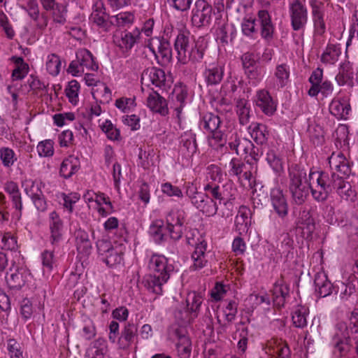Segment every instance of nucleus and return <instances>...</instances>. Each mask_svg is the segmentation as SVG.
<instances>
[{"instance_id": "obj_9", "label": "nucleus", "mask_w": 358, "mask_h": 358, "mask_svg": "<svg viewBox=\"0 0 358 358\" xmlns=\"http://www.w3.org/2000/svg\"><path fill=\"white\" fill-rule=\"evenodd\" d=\"M171 339L176 342V347L180 358H189L192 352V342L187 329L182 327L172 328L169 331Z\"/></svg>"}, {"instance_id": "obj_14", "label": "nucleus", "mask_w": 358, "mask_h": 358, "mask_svg": "<svg viewBox=\"0 0 358 358\" xmlns=\"http://www.w3.org/2000/svg\"><path fill=\"white\" fill-rule=\"evenodd\" d=\"M22 8L28 13L29 16L33 20L37 28L44 29L48 24V16L46 12L40 13L38 4L36 0H18Z\"/></svg>"}, {"instance_id": "obj_20", "label": "nucleus", "mask_w": 358, "mask_h": 358, "mask_svg": "<svg viewBox=\"0 0 358 358\" xmlns=\"http://www.w3.org/2000/svg\"><path fill=\"white\" fill-rule=\"evenodd\" d=\"M29 275L24 268H10L6 273V280L10 289H20L24 285Z\"/></svg>"}, {"instance_id": "obj_50", "label": "nucleus", "mask_w": 358, "mask_h": 358, "mask_svg": "<svg viewBox=\"0 0 358 358\" xmlns=\"http://www.w3.org/2000/svg\"><path fill=\"white\" fill-rule=\"evenodd\" d=\"M204 190L206 196L211 199H215L220 201L227 199V198L225 197L224 192L222 191L221 188L217 185L208 183L205 186Z\"/></svg>"}, {"instance_id": "obj_7", "label": "nucleus", "mask_w": 358, "mask_h": 358, "mask_svg": "<svg viewBox=\"0 0 358 358\" xmlns=\"http://www.w3.org/2000/svg\"><path fill=\"white\" fill-rule=\"evenodd\" d=\"M290 24L294 31L303 30L308 20L307 7L300 0H293L289 6Z\"/></svg>"}, {"instance_id": "obj_5", "label": "nucleus", "mask_w": 358, "mask_h": 358, "mask_svg": "<svg viewBox=\"0 0 358 358\" xmlns=\"http://www.w3.org/2000/svg\"><path fill=\"white\" fill-rule=\"evenodd\" d=\"M203 297L200 293L190 292L186 298V308L176 313V318L180 321L182 325L190 324L199 315Z\"/></svg>"}, {"instance_id": "obj_17", "label": "nucleus", "mask_w": 358, "mask_h": 358, "mask_svg": "<svg viewBox=\"0 0 358 358\" xmlns=\"http://www.w3.org/2000/svg\"><path fill=\"white\" fill-rule=\"evenodd\" d=\"M331 186L336 189L337 194L343 200L352 201L356 196L355 190L352 189L350 183L345 181L336 173L331 174Z\"/></svg>"}, {"instance_id": "obj_16", "label": "nucleus", "mask_w": 358, "mask_h": 358, "mask_svg": "<svg viewBox=\"0 0 358 358\" xmlns=\"http://www.w3.org/2000/svg\"><path fill=\"white\" fill-rule=\"evenodd\" d=\"M154 42L158 43L157 51L161 57V60L158 62L159 64L166 65L170 63L172 59V49L169 41L164 38H155L149 40L148 47L157 58L155 48L153 46Z\"/></svg>"}, {"instance_id": "obj_31", "label": "nucleus", "mask_w": 358, "mask_h": 358, "mask_svg": "<svg viewBox=\"0 0 358 358\" xmlns=\"http://www.w3.org/2000/svg\"><path fill=\"white\" fill-rule=\"evenodd\" d=\"M351 107L348 100L333 99L329 105L331 114L338 119H346L350 111Z\"/></svg>"}, {"instance_id": "obj_47", "label": "nucleus", "mask_w": 358, "mask_h": 358, "mask_svg": "<svg viewBox=\"0 0 358 358\" xmlns=\"http://www.w3.org/2000/svg\"><path fill=\"white\" fill-rule=\"evenodd\" d=\"M266 159L275 172L280 173L283 171L282 159L276 150H269L266 153Z\"/></svg>"}, {"instance_id": "obj_34", "label": "nucleus", "mask_w": 358, "mask_h": 358, "mask_svg": "<svg viewBox=\"0 0 358 358\" xmlns=\"http://www.w3.org/2000/svg\"><path fill=\"white\" fill-rule=\"evenodd\" d=\"M248 129L256 143L263 145L267 142L269 134L265 124L252 122L250 124Z\"/></svg>"}, {"instance_id": "obj_21", "label": "nucleus", "mask_w": 358, "mask_h": 358, "mask_svg": "<svg viewBox=\"0 0 358 358\" xmlns=\"http://www.w3.org/2000/svg\"><path fill=\"white\" fill-rule=\"evenodd\" d=\"M137 333L138 327L136 324L130 322L125 324L117 341L119 348L121 350L129 349L134 341L137 339Z\"/></svg>"}, {"instance_id": "obj_62", "label": "nucleus", "mask_w": 358, "mask_h": 358, "mask_svg": "<svg viewBox=\"0 0 358 358\" xmlns=\"http://www.w3.org/2000/svg\"><path fill=\"white\" fill-rule=\"evenodd\" d=\"M6 192L9 194L13 201H20V194L17 183L8 182L5 187Z\"/></svg>"}, {"instance_id": "obj_44", "label": "nucleus", "mask_w": 358, "mask_h": 358, "mask_svg": "<svg viewBox=\"0 0 358 358\" xmlns=\"http://www.w3.org/2000/svg\"><path fill=\"white\" fill-rule=\"evenodd\" d=\"M309 313V308L305 306H298L292 313V320L296 328L303 329L307 326L306 317Z\"/></svg>"}, {"instance_id": "obj_60", "label": "nucleus", "mask_w": 358, "mask_h": 358, "mask_svg": "<svg viewBox=\"0 0 358 358\" xmlns=\"http://www.w3.org/2000/svg\"><path fill=\"white\" fill-rule=\"evenodd\" d=\"M193 2V0H167V3L174 9L185 12L187 11Z\"/></svg>"}, {"instance_id": "obj_56", "label": "nucleus", "mask_w": 358, "mask_h": 358, "mask_svg": "<svg viewBox=\"0 0 358 358\" xmlns=\"http://www.w3.org/2000/svg\"><path fill=\"white\" fill-rule=\"evenodd\" d=\"M54 142L52 140H45L38 143L37 150L41 157H51L54 154Z\"/></svg>"}, {"instance_id": "obj_38", "label": "nucleus", "mask_w": 358, "mask_h": 358, "mask_svg": "<svg viewBox=\"0 0 358 358\" xmlns=\"http://www.w3.org/2000/svg\"><path fill=\"white\" fill-rule=\"evenodd\" d=\"M230 170L229 171L230 176H235L241 179V175L243 173V177L245 180H248L250 184V180L252 177L250 171L245 170V164L238 158H233L230 161Z\"/></svg>"}, {"instance_id": "obj_15", "label": "nucleus", "mask_w": 358, "mask_h": 358, "mask_svg": "<svg viewBox=\"0 0 358 358\" xmlns=\"http://www.w3.org/2000/svg\"><path fill=\"white\" fill-rule=\"evenodd\" d=\"M141 36L140 29H134L131 31H122L120 36H116L114 43L122 53L128 54L134 45L138 41Z\"/></svg>"}, {"instance_id": "obj_48", "label": "nucleus", "mask_w": 358, "mask_h": 358, "mask_svg": "<svg viewBox=\"0 0 358 358\" xmlns=\"http://www.w3.org/2000/svg\"><path fill=\"white\" fill-rule=\"evenodd\" d=\"M334 90V86L332 83L329 80H324L315 87H310L309 89L308 94L310 96H317L319 92H321L324 96H328L331 94Z\"/></svg>"}, {"instance_id": "obj_8", "label": "nucleus", "mask_w": 358, "mask_h": 358, "mask_svg": "<svg viewBox=\"0 0 358 358\" xmlns=\"http://www.w3.org/2000/svg\"><path fill=\"white\" fill-rule=\"evenodd\" d=\"M148 268L152 275L160 277L162 281L167 282L174 271V266L164 255H153L148 263Z\"/></svg>"}, {"instance_id": "obj_46", "label": "nucleus", "mask_w": 358, "mask_h": 358, "mask_svg": "<svg viewBox=\"0 0 358 358\" xmlns=\"http://www.w3.org/2000/svg\"><path fill=\"white\" fill-rule=\"evenodd\" d=\"M289 175L290 178L289 185L301 186L302 180L306 178V171L299 164H293L289 169Z\"/></svg>"}, {"instance_id": "obj_23", "label": "nucleus", "mask_w": 358, "mask_h": 358, "mask_svg": "<svg viewBox=\"0 0 358 358\" xmlns=\"http://www.w3.org/2000/svg\"><path fill=\"white\" fill-rule=\"evenodd\" d=\"M147 106L153 112L165 116L169 114L166 100L158 92L153 91L147 99Z\"/></svg>"}, {"instance_id": "obj_27", "label": "nucleus", "mask_w": 358, "mask_h": 358, "mask_svg": "<svg viewBox=\"0 0 358 358\" xmlns=\"http://www.w3.org/2000/svg\"><path fill=\"white\" fill-rule=\"evenodd\" d=\"M90 18L99 27L107 29L109 27V15L106 12L102 1L97 0L94 3Z\"/></svg>"}, {"instance_id": "obj_30", "label": "nucleus", "mask_w": 358, "mask_h": 358, "mask_svg": "<svg viewBox=\"0 0 358 358\" xmlns=\"http://www.w3.org/2000/svg\"><path fill=\"white\" fill-rule=\"evenodd\" d=\"M207 243L204 240L199 241V243H195V249L192 255V258L194 261L192 268L194 270H198L203 268L206 263V251Z\"/></svg>"}, {"instance_id": "obj_28", "label": "nucleus", "mask_w": 358, "mask_h": 358, "mask_svg": "<svg viewBox=\"0 0 358 358\" xmlns=\"http://www.w3.org/2000/svg\"><path fill=\"white\" fill-rule=\"evenodd\" d=\"M76 59H78L82 72L85 70L96 71L99 69L98 63L95 61L91 52L85 48L80 49L76 52Z\"/></svg>"}, {"instance_id": "obj_22", "label": "nucleus", "mask_w": 358, "mask_h": 358, "mask_svg": "<svg viewBox=\"0 0 358 358\" xmlns=\"http://www.w3.org/2000/svg\"><path fill=\"white\" fill-rule=\"evenodd\" d=\"M296 224L297 229L301 231L302 236L304 238H312L315 229V223L310 211L303 210L301 212Z\"/></svg>"}, {"instance_id": "obj_33", "label": "nucleus", "mask_w": 358, "mask_h": 358, "mask_svg": "<svg viewBox=\"0 0 358 358\" xmlns=\"http://www.w3.org/2000/svg\"><path fill=\"white\" fill-rule=\"evenodd\" d=\"M161 280L160 277L148 274L143 278L141 283L149 292L160 295L163 292L164 285L167 282Z\"/></svg>"}, {"instance_id": "obj_61", "label": "nucleus", "mask_w": 358, "mask_h": 358, "mask_svg": "<svg viewBox=\"0 0 358 358\" xmlns=\"http://www.w3.org/2000/svg\"><path fill=\"white\" fill-rule=\"evenodd\" d=\"M0 26L8 38L12 39L14 37L15 31L9 23L7 16L3 12L0 13Z\"/></svg>"}, {"instance_id": "obj_41", "label": "nucleus", "mask_w": 358, "mask_h": 358, "mask_svg": "<svg viewBox=\"0 0 358 358\" xmlns=\"http://www.w3.org/2000/svg\"><path fill=\"white\" fill-rule=\"evenodd\" d=\"M274 76L276 80V83L273 84V87L277 90L284 87L289 80V66L286 64L278 65L274 72Z\"/></svg>"}, {"instance_id": "obj_59", "label": "nucleus", "mask_w": 358, "mask_h": 358, "mask_svg": "<svg viewBox=\"0 0 358 358\" xmlns=\"http://www.w3.org/2000/svg\"><path fill=\"white\" fill-rule=\"evenodd\" d=\"M2 248L8 250H14L17 248V239L10 233H5L1 237Z\"/></svg>"}, {"instance_id": "obj_64", "label": "nucleus", "mask_w": 358, "mask_h": 358, "mask_svg": "<svg viewBox=\"0 0 358 358\" xmlns=\"http://www.w3.org/2000/svg\"><path fill=\"white\" fill-rule=\"evenodd\" d=\"M226 292V286L221 282H217L211 290L210 296L215 301H218L222 299Z\"/></svg>"}, {"instance_id": "obj_19", "label": "nucleus", "mask_w": 358, "mask_h": 358, "mask_svg": "<svg viewBox=\"0 0 358 358\" xmlns=\"http://www.w3.org/2000/svg\"><path fill=\"white\" fill-rule=\"evenodd\" d=\"M255 102L262 113L268 116L273 115L276 111L277 103L266 90H260L257 92Z\"/></svg>"}, {"instance_id": "obj_36", "label": "nucleus", "mask_w": 358, "mask_h": 358, "mask_svg": "<svg viewBox=\"0 0 358 358\" xmlns=\"http://www.w3.org/2000/svg\"><path fill=\"white\" fill-rule=\"evenodd\" d=\"M180 149L188 156H192L197 151L196 134L191 131L185 132L180 137Z\"/></svg>"}, {"instance_id": "obj_53", "label": "nucleus", "mask_w": 358, "mask_h": 358, "mask_svg": "<svg viewBox=\"0 0 358 358\" xmlns=\"http://www.w3.org/2000/svg\"><path fill=\"white\" fill-rule=\"evenodd\" d=\"M50 10H52L54 22L59 24H64L66 22V10L64 6L57 3Z\"/></svg>"}, {"instance_id": "obj_1", "label": "nucleus", "mask_w": 358, "mask_h": 358, "mask_svg": "<svg viewBox=\"0 0 358 358\" xmlns=\"http://www.w3.org/2000/svg\"><path fill=\"white\" fill-rule=\"evenodd\" d=\"M241 31L247 37L255 38L259 31L260 36L266 43H270L274 38L275 26L271 16L266 10H259L257 18L245 17L241 24Z\"/></svg>"}, {"instance_id": "obj_25", "label": "nucleus", "mask_w": 358, "mask_h": 358, "mask_svg": "<svg viewBox=\"0 0 358 358\" xmlns=\"http://www.w3.org/2000/svg\"><path fill=\"white\" fill-rule=\"evenodd\" d=\"M49 226L51 244L57 245L62 238L63 222L55 211L52 212L50 215Z\"/></svg>"}, {"instance_id": "obj_51", "label": "nucleus", "mask_w": 358, "mask_h": 358, "mask_svg": "<svg viewBox=\"0 0 358 358\" xmlns=\"http://www.w3.org/2000/svg\"><path fill=\"white\" fill-rule=\"evenodd\" d=\"M289 190L294 200L299 201H305L309 194L308 187L303 185H289Z\"/></svg>"}, {"instance_id": "obj_52", "label": "nucleus", "mask_w": 358, "mask_h": 358, "mask_svg": "<svg viewBox=\"0 0 358 358\" xmlns=\"http://www.w3.org/2000/svg\"><path fill=\"white\" fill-rule=\"evenodd\" d=\"M112 18H114L115 21H111V23L118 27H125L133 23L134 15L131 13L124 12L118 13Z\"/></svg>"}, {"instance_id": "obj_55", "label": "nucleus", "mask_w": 358, "mask_h": 358, "mask_svg": "<svg viewBox=\"0 0 358 358\" xmlns=\"http://www.w3.org/2000/svg\"><path fill=\"white\" fill-rule=\"evenodd\" d=\"M101 127L109 139L113 141L119 139L120 136V131L113 126L110 120H106Z\"/></svg>"}, {"instance_id": "obj_49", "label": "nucleus", "mask_w": 358, "mask_h": 358, "mask_svg": "<svg viewBox=\"0 0 358 358\" xmlns=\"http://www.w3.org/2000/svg\"><path fill=\"white\" fill-rule=\"evenodd\" d=\"M61 65L62 62L57 55L52 53L48 56L46 69L50 75H58L60 71Z\"/></svg>"}, {"instance_id": "obj_35", "label": "nucleus", "mask_w": 358, "mask_h": 358, "mask_svg": "<svg viewBox=\"0 0 358 358\" xmlns=\"http://www.w3.org/2000/svg\"><path fill=\"white\" fill-rule=\"evenodd\" d=\"M80 163L78 157L70 155L64 159L60 166V175L69 178L80 169Z\"/></svg>"}, {"instance_id": "obj_18", "label": "nucleus", "mask_w": 358, "mask_h": 358, "mask_svg": "<svg viewBox=\"0 0 358 358\" xmlns=\"http://www.w3.org/2000/svg\"><path fill=\"white\" fill-rule=\"evenodd\" d=\"M310 6L312 9L314 33L318 36H322L326 31V24L324 20V4L317 0H311Z\"/></svg>"}, {"instance_id": "obj_63", "label": "nucleus", "mask_w": 358, "mask_h": 358, "mask_svg": "<svg viewBox=\"0 0 358 358\" xmlns=\"http://www.w3.org/2000/svg\"><path fill=\"white\" fill-rule=\"evenodd\" d=\"M41 257L43 267L45 268L48 271H52L55 264L53 251L45 250L42 253Z\"/></svg>"}, {"instance_id": "obj_42", "label": "nucleus", "mask_w": 358, "mask_h": 358, "mask_svg": "<svg viewBox=\"0 0 358 358\" xmlns=\"http://www.w3.org/2000/svg\"><path fill=\"white\" fill-rule=\"evenodd\" d=\"M341 53L338 45L329 43L321 55L320 60L324 64H334L338 61Z\"/></svg>"}, {"instance_id": "obj_6", "label": "nucleus", "mask_w": 358, "mask_h": 358, "mask_svg": "<svg viewBox=\"0 0 358 358\" xmlns=\"http://www.w3.org/2000/svg\"><path fill=\"white\" fill-rule=\"evenodd\" d=\"M213 14V8L210 3L206 0H196L192 10V23L197 28L208 27L212 22Z\"/></svg>"}, {"instance_id": "obj_40", "label": "nucleus", "mask_w": 358, "mask_h": 358, "mask_svg": "<svg viewBox=\"0 0 358 358\" xmlns=\"http://www.w3.org/2000/svg\"><path fill=\"white\" fill-rule=\"evenodd\" d=\"M207 46V43L204 40L194 42L192 48L187 55L186 63L189 60L194 62H201L203 58Z\"/></svg>"}, {"instance_id": "obj_39", "label": "nucleus", "mask_w": 358, "mask_h": 358, "mask_svg": "<svg viewBox=\"0 0 358 358\" xmlns=\"http://www.w3.org/2000/svg\"><path fill=\"white\" fill-rule=\"evenodd\" d=\"M149 233L157 243H161L169 236L168 227L164 226L162 220L154 222L150 227Z\"/></svg>"}, {"instance_id": "obj_29", "label": "nucleus", "mask_w": 358, "mask_h": 358, "mask_svg": "<svg viewBox=\"0 0 358 358\" xmlns=\"http://www.w3.org/2000/svg\"><path fill=\"white\" fill-rule=\"evenodd\" d=\"M314 284L320 297H326L331 294L333 285L324 273H317L315 275Z\"/></svg>"}, {"instance_id": "obj_4", "label": "nucleus", "mask_w": 358, "mask_h": 358, "mask_svg": "<svg viewBox=\"0 0 358 358\" xmlns=\"http://www.w3.org/2000/svg\"><path fill=\"white\" fill-rule=\"evenodd\" d=\"M99 257L109 267L120 264L123 261L124 250L122 245H113L107 240H99L96 242Z\"/></svg>"}, {"instance_id": "obj_12", "label": "nucleus", "mask_w": 358, "mask_h": 358, "mask_svg": "<svg viewBox=\"0 0 358 358\" xmlns=\"http://www.w3.org/2000/svg\"><path fill=\"white\" fill-rule=\"evenodd\" d=\"M314 178H316L317 186L313 187L310 185L312 195L315 200L324 201L327 198L328 189L331 186V178L324 172H310V180H313Z\"/></svg>"}, {"instance_id": "obj_37", "label": "nucleus", "mask_w": 358, "mask_h": 358, "mask_svg": "<svg viewBox=\"0 0 358 358\" xmlns=\"http://www.w3.org/2000/svg\"><path fill=\"white\" fill-rule=\"evenodd\" d=\"M75 236L78 252L84 256L89 255L92 250V243L88 234L84 230L78 229Z\"/></svg>"}, {"instance_id": "obj_13", "label": "nucleus", "mask_w": 358, "mask_h": 358, "mask_svg": "<svg viewBox=\"0 0 358 358\" xmlns=\"http://www.w3.org/2000/svg\"><path fill=\"white\" fill-rule=\"evenodd\" d=\"M194 41L189 31L180 30L178 31L174 41V49L177 52V57L180 62L186 63V57L192 48Z\"/></svg>"}, {"instance_id": "obj_43", "label": "nucleus", "mask_w": 358, "mask_h": 358, "mask_svg": "<svg viewBox=\"0 0 358 358\" xmlns=\"http://www.w3.org/2000/svg\"><path fill=\"white\" fill-rule=\"evenodd\" d=\"M354 72L352 68L349 64L341 66L339 72L336 76V80L341 86L347 85L350 87L354 85Z\"/></svg>"}, {"instance_id": "obj_2", "label": "nucleus", "mask_w": 358, "mask_h": 358, "mask_svg": "<svg viewBox=\"0 0 358 358\" xmlns=\"http://www.w3.org/2000/svg\"><path fill=\"white\" fill-rule=\"evenodd\" d=\"M352 340L358 341V320H352L349 325L345 322H337L330 343L333 353L339 357L345 356L352 347Z\"/></svg>"}, {"instance_id": "obj_32", "label": "nucleus", "mask_w": 358, "mask_h": 358, "mask_svg": "<svg viewBox=\"0 0 358 358\" xmlns=\"http://www.w3.org/2000/svg\"><path fill=\"white\" fill-rule=\"evenodd\" d=\"M273 300L275 306H284L285 300L289 296V285L284 283L282 280L275 282L273 289Z\"/></svg>"}, {"instance_id": "obj_57", "label": "nucleus", "mask_w": 358, "mask_h": 358, "mask_svg": "<svg viewBox=\"0 0 358 358\" xmlns=\"http://www.w3.org/2000/svg\"><path fill=\"white\" fill-rule=\"evenodd\" d=\"M79 90L80 84L77 80H73L69 83L68 87L66 89L65 92L71 103L76 102Z\"/></svg>"}, {"instance_id": "obj_54", "label": "nucleus", "mask_w": 358, "mask_h": 358, "mask_svg": "<svg viewBox=\"0 0 358 358\" xmlns=\"http://www.w3.org/2000/svg\"><path fill=\"white\" fill-rule=\"evenodd\" d=\"M0 159L6 167L11 166L17 160V158L15 157L14 151L8 148H0Z\"/></svg>"}, {"instance_id": "obj_26", "label": "nucleus", "mask_w": 358, "mask_h": 358, "mask_svg": "<svg viewBox=\"0 0 358 358\" xmlns=\"http://www.w3.org/2000/svg\"><path fill=\"white\" fill-rule=\"evenodd\" d=\"M329 163L332 169H335L342 176H349L351 173V166L349 161L346 159L343 153L336 155L332 154L329 158Z\"/></svg>"}, {"instance_id": "obj_11", "label": "nucleus", "mask_w": 358, "mask_h": 358, "mask_svg": "<svg viewBox=\"0 0 358 358\" xmlns=\"http://www.w3.org/2000/svg\"><path fill=\"white\" fill-rule=\"evenodd\" d=\"M166 221L169 237L175 241L179 240L185 229V212L181 210H172L166 215Z\"/></svg>"}, {"instance_id": "obj_3", "label": "nucleus", "mask_w": 358, "mask_h": 358, "mask_svg": "<svg viewBox=\"0 0 358 358\" xmlns=\"http://www.w3.org/2000/svg\"><path fill=\"white\" fill-rule=\"evenodd\" d=\"M200 124L208 132V141L210 147L217 149L224 145L226 136L218 115L213 113L204 114Z\"/></svg>"}, {"instance_id": "obj_24", "label": "nucleus", "mask_w": 358, "mask_h": 358, "mask_svg": "<svg viewBox=\"0 0 358 358\" xmlns=\"http://www.w3.org/2000/svg\"><path fill=\"white\" fill-rule=\"evenodd\" d=\"M224 67L222 64H210L206 68L203 76L207 86L217 85L220 83L224 76Z\"/></svg>"}, {"instance_id": "obj_45", "label": "nucleus", "mask_w": 358, "mask_h": 358, "mask_svg": "<svg viewBox=\"0 0 358 358\" xmlns=\"http://www.w3.org/2000/svg\"><path fill=\"white\" fill-rule=\"evenodd\" d=\"M236 113L238 115L239 122L246 125L250 121V104L245 99H240L236 102Z\"/></svg>"}, {"instance_id": "obj_58", "label": "nucleus", "mask_w": 358, "mask_h": 358, "mask_svg": "<svg viewBox=\"0 0 358 358\" xmlns=\"http://www.w3.org/2000/svg\"><path fill=\"white\" fill-rule=\"evenodd\" d=\"M355 287L352 284H345L341 282V285L338 286L337 294L341 299L346 300L355 292Z\"/></svg>"}, {"instance_id": "obj_10", "label": "nucleus", "mask_w": 358, "mask_h": 358, "mask_svg": "<svg viewBox=\"0 0 358 358\" xmlns=\"http://www.w3.org/2000/svg\"><path fill=\"white\" fill-rule=\"evenodd\" d=\"M141 83L146 86L152 85L166 90L167 87H170L171 81L167 79L164 70L157 67H150L142 73Z\"/></svg>"}]
</instances>
